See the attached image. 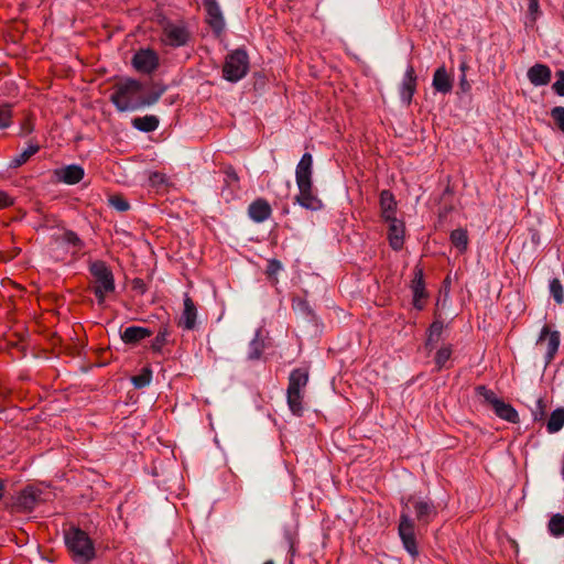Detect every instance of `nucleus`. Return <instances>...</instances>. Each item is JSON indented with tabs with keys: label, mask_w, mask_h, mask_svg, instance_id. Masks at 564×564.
<instances>
[{
	"label": "nucleus",
	"mask_w": 564,
	"mask_h": 564,
	"mask_svg": "<svg viewBox=\"0 0 564 564\" xmlns=\"http://www.w3.org/2000/svg\"><path fill=\"white\" fill-rule=\"evenodd\" d=\"M189 31L183 21H166L162 28L161 41L163 44L180 47L187 43Z\"/></svg>",
	"instance_id": "8"
},
{
	"label": "nucleus",
	"mask_w": 564,
	"mask_h": 564,
	"mask_svg": "<svg viewBox=\"0 0 564 564\" xmlns=\"http://www.w3.org/2000/svg\"><path fill=\"white\" fill-rule=\"evenodd\" d=\"M386 221L389 224L388 238L390 246L394 250H400L404 242V224L397 218Z\"/></svg>",
	"instance_id": "15"
},
{
	"label": "nucleus",
	"mask_w": 564,
	"mask_h": 564,
	"mask_svg": "<svg viewBox=\"0 0 564 564\" xmlns=\"http://www.w3.org/2000/svg\"><path fill=\"white\" fill-rule=\"evenodd\" d=\"M381 214L384 220L395 218L397 203L391 192L382 191L380 194Z\"/></svg>",
	"instance_id": "21"
},
{
	"label": "nucleus",
	"mask_w": 564,
	"mask_h": 564,
	"mask_svg": "<svg viewBox=\"0 0 564 564\" xmlns=\"http://www.w3.org/2000/svg\"><path fill=\"white\" fill-rule=\"evenodd\" d=\"M529 82L534 86H545L552 77L551 68L545 64H534L527 73Z\"/></svg>",
	"instance_id": "14"
},
{
	"label": "nucleus",
	"mask_w": 564,
	"mask_h": 564,
	"mask_svg": "<svg viewBox=\"0 0 564 564\" xmlns=\"http://www.w3.org/2000/svg\"><path fill=\"white\" fill-rule=\"evenodd\" d=\"M65 543L77 564H88L96 556V550L88 534L78 529L70 528L65 532Z\"/></svg>",
	"instance_id": "4"
},
{
	"label": "nucleus",
	"mask_w": 564,
	"mask_h": 564,
	"mask_svg": "<svg viewBox=\"0 0 564 564\" xmlns=\"http://www.w3.org/2000/svg\"><path fill=\"white\" fill-rule=\"evenodd\" d=\"M207 11V22L210 28L219 34L225 28V20L216 0H203Z\"/></svg>",
	"instance_id": "12"
},
{
	"label": "nucleus",
	"mask_w": 564,
	"mask_h": 564,
	"mask_svg": "<svg viewBox=\"0 0 564 564\" xmlns=\"http://www.w3.org/2000/svg\"><path fill=\"white\" fill-rule=\"evenodd\" d=\"M553 91L561 97H564V70L556 72V80L552 85Z\"/></svg>",
	"instance_id": "40"
},
{
	"label": "nucleus",
	"mask_w": 564,
	"mask_h": 564,
	"mask_svg": "<svg viewBox=\"0 0 564 564\" xmlns=\"http://www.w3.org/2000/svg\"><path fill=\"white\" fill-rule=\"evenodd\" d=\"M560 346V333L551 332L547 326L541 329L536 347L545 351V360L549 364L555 356Z\"/></svg>",
	"instance_id": "9"
},
{
	"label": "nucleus",
	"mask_w": 564,
	"mask_h": 564,
	"mask_svg": "<svg viewBox=\"0 0 564 564\" xmlns=\"http://www.w3.org/2000/svg\"><path fill=\"white\" fill-rule=\"evenodd\" d=\"M460 69H462V72H465V69H466V64H462V65H460Z\"/></svg>",
	"instance_id": "49"
},
{
	"label": "nucleus",
	"mask_w": 564,
	"mask_h": 564,
	"mask_svg": "<svg viewBox=\"0 0 564 564\" xmlns=\"http://www.w3.org/2000/svg\"><path fill=\"white\" fill-rule=\"evenodd\" d=\"M152 181L153 182H162L163 181V176L159 173H154L153 176H152Z\"/></svg>",
	"instance_id": "46"
},
{
	"label": "nucleus",
	"mask_w": 564,
	"mask_h": 564,
	"mask_svg": "<svg viewBox=\"0 0 564 564\" xmlns=\"http://www.w3.org/2000/svg\"><path fill=\"white\" fill-rule=\"evenodd\" d=\"M260 330L256 333V337L251 340L249 347V359H258L261 356L263 344L259 339Z\"/></svg>",
	"instance_id": "38"
},
{
	"label": "nucleus",
	"mask_w": 564,
	"mask_h": 564,
	"mask_svg": "<svg viewBox=\"0 0 564 564\" xmlns=\"http://www.w3.org/2000/svg\"><path fill=\"white\" fill-rule=\"evenodd\" d=\"M132 65L138 72L150 74L159 66V56L154 51L143 48L134 54Z\"/></svg>",
	"instance_id": "10"
},
{
	"label": "nucleus",
	"mask_w": 564,
	"mask_h": 564,
	"mask_svg": "<svg viewBox=\"0 0 564 564\" xmlns=\"http://www.w3.org/2000/svg\"><path fill=\"white\" fill-rule=\"evenodd\" d=\"M412 290H413V304L417 310H422L423 304L422 300L425 297V290H424V283H423V275L422 271L419 270L415 273V276L412 282Z\"/></svg>",
	"instance_id": "23"
},
{
	"label": "nucleus",
	"mask_w": 564,
	"mask_h": 564,
	"mask_svg": "<svg viewBox=\"0 0 564 564\" xmlns=\"http://www.w3.org/2000/svg\"><path fill=\"white\" fill-rule=\"evenodd\" d=\"M312 174L313 158L310 153H304L295 170V180L299 188V194L296 195L295 200L303 208L319 210L323 207V203L314 192Z\"/></svg>",
	"instance_id": "2"
},
{
	"label": "nucleus",
	"mask_w": 564,
	"mask_h": 564,
	"mask_svg": "<svg viewBox=\"0 0 564 564\" xmlns=\"http://www.w3.org/2000/svg\"><path fill=\"white\" fill-rule=\"evenodd\" d=\"M111 101L119 111H133L149 104L142 97V85L135 79L119 83L111 95Z\"/></svg>",
	"instance_id": "3"
},
{
	"label": "nucleus",
	"mask_w": 564,
	"mask_h": 564,
	"mask_svg": "<svg viewBox=\"0 0 564 564\" xmlns=\"http://www.w3.org/2000/svg\"><path fill=\"white\" fill-rule=\"evenodd\" d=\"M152 380V371L149 368H143L138 376L132 378L135 388H144L150 384Z\"/></svg>",
	"instance_id": "36"
},
{
	"label": "nucleus",
	"mask_w": 564,
	"mask_h": 564,
	"mask_svg": "<svg viewBox=\"0 0 564 564\" xmlns=\"http://www.w3.org/2000/svg\"><path fill=\"white\" fill-rule=\"evenodd\" d=\"M39 150L37 145H29L25 150H23L20 154L12 158L10 162V167H19L24 164L32 155H34Z\"/></svg>",
	"instance_id": "31"
},
{
	"label": "nucleus",
	"mask_w": 564,
	"mask_h": 564,
	"mask_svg": "<svg viewBox=\"0 0 564 564\" xmlns=\"http://www.w3.org/2000/svg\"><path fill=\"white\" fill-rule=\"evenodd\" d=\"M132 124L140 131L152 132L159 127V119L152 115L137 117L132 120Z\"/></svg>",
	"instance_id": "24"
},
{
	"label": "nucleus",
	"mask_w": 564,
	"mask_h": 564,
	"mask_svg": "<svg viewBox=\"0 0 564 564\" xmlns=\"http://www.w3.org/2000/svg\"><path fill=\"white\" fill-rule=\"evenodd\" d=\"M528 15H527V26H534L536 20L539 19L541 11L540 4L538 0H528Z\"/></svg>",
	"instance_id": "32"
},
{
	"label": "nucleus",
	"mask_w": 564,
	"mask_h": 564,
	"mask_svg": "<svg viewBox=\"0 0 564 564\" xmlns=\"http://www.w3.org/2000/svg\"><path fill=\"white\" fill-rule=\"evenodd\" d=\"M10 124V115L8 110L0 111V129H4Z\"/></svg>",
	"instance_id": "43"
},
{
	"label": "nucleus",
	"mask_w": 564,
	"mask_h": 564,
	"mask_svg": "<svg viewBox=\"0 0 564 564\" xmlns=\"http://www.w3.org/2000/svg\"><path fill=\"white\" fill-rule=\"evenodd\" d=\"M90 273L94 276V292L101 305L106 296L115 291V279L110 269L102 261H96L90 264Z\"/></svg>",
	"instance_id": "5"
},
{
	"label": "nucleus",
	"mask_w": 564,
	"mask_h": 564,
	"mask_svg": "<svg viewBox=\"0 0 564 564\" xmlns=\"http://www.w3.org/2000/svg\"><path fill=\"white\" fill-rule=\"evenodd\" d=\"M476 392L477 395L484 402L491 405V408H494L500 401V399L496 395V393L492 390H489L484 386L477 387Z\"/></svg>",
	"instance_id": "33"
},
{
	"label": "nucleus",
	"mask_w": 564,
	"mask_h": 564,
	"mask_svg": "<svg viewBox=\"0 0 564 564\" xmlns=\"http://www.w3.org/2000/svg\"><path fill=\"white\" fill-rule=\"evenodd\" d=\"M492 409L496 415L502 420L512 423L517 422L518 420V413L513 409V406L509 403L503 402L502 400H500Z\"/></svg>",
	"instance_id": "25"
},
{
	"label": "nucleus",
	"mask_w": 564,
	"mask_h": 564,
	"mask_svg": "<svg viewBox=\"0 0 564 564\" xmlns=\"http://www.w3.org/2000/svg\"><path fill=\"white\" fill-rule=\"evenodd\" d=\"M460 86H462V88H463L464 90L469 89V85H468V83H467V80H466V76H465V75H463V76H462V78H460Z\"/></svg>",
	"instance_id": "45"
},
{
	"label": "nucleus",
	"mask_w": 564,
	"mask_h": 564,
	"mask_svg": "<svg viewBox=\"0 0 564 564\" xmlns=\"http://www.w3.org/2000/svg\"><path fill=\"white\" fill-rule=\"evenodd\" d=\"M249 68L248 55L242 50H236L229 54L224 64V78L236 83L243 78Z\"/></svg>",
	"instance_id": "6"
},
{
	"label": "nucleus",
	"mask_w": 564,
	"mask_h": 564,
	"mask_svg": "<svg viewBox=\"0 0 564 564\" xmlns=\"http://www.w3.org/2000/svg\"><path fill=\"white\" fill-rule=\"evenodd\" d=\"M549 289L554 301L557 304H562L564 302V291L561 281L558 279L551 280Z\"/></svg>",
	"instance_id": "35"
},
{
	"label": "nucleus",
	"mask_w": 564,
	"mask_h": 564,
	"mask_svg": "<svg viewBox=\"0 0 564 564\" xmlns=\"http://www.w3.org/2000/svg\"><path fill=\"white\" fill-rule=\"evenodd\" d=\"M452 347L449 345L442 346L435 355V365L437 369L445 367L446 362L451 359Z\"/></svg>",
	"instance_id": "34"
},
{
	"label": "nucleus",
	"mask_w": 564,
	"mask_h": 564,
	"mask_svg": "<svg viewBox=\"0 0 564 564\" xmlns=\"http://www.w3.org/2000/svg\"><path fill=\"white\" fill-rule=\"evenodd\" d=\"M303 393L302 392H292L288 391V404L291 410V412L294 415H302L303 413Z\"/></svg>",
	"instance_id": "30"
},
{
	"label": "nucleus",
	"mask_w": 564,
	"mask_h": 564,
	"mask_svg": "<svg viewBox=\"0 0 564 564\" xmlns=\"http://www.w3.org/2000/svg\"><path fill=\"white\" fill-rule=\"evenodd\" d=\"M42 491L36 487L25 488L18 497L17 505L23 510L31 511L42 501Z\"/></svg>",
	"instance_id": "16"
},
{
	"label": "nucleus",
	"mask_w": 564,
	"mask_h": 564,
	"mask_svg": "<svg viewBox=\"0 0 564 564\" xmlns=\"http://www.w3.org/2000/svg\"><path fill=\"white\" fill-rule=\"evenodd\" d=\"M412 511L415 512L417 521L423 524H427L436 516V509L432 502L421 498L410 497L406 500H403V508L399 523V535L406 552L412 556H416L419 554V550L415 538V524L411 518Z\"/></svg>",
	"instance_id": "1"
},
{
	"label": "nucleus",
	"mask_w": 564,
	"mask_h": 564,
	"mask_svg": "<svg viewBox=\"0 0 564 564\" xmlns=\"http://www.w3.org/2000/svg\"><path fill=\"white\" fill-rule=\"evenodd\" d=\"M197 311L194 302L188 295L184 297V310L178 321V325L184 329H193L196 325Z\"/></svg>",
	"instance_id": "17"
},
{
	"label": "nucleus",
	"mask_w": 564,
	"mask_h": 564,
	"mask_svg": "<svg viewBox=\"0 0 564 564\" xmlns=\"http://www.w3.org/2000/svg\"><path fill=\"white\" fill-rule=\"evenodd\" d=\"M52 246L54 251L74 257L83 249V241L74 231L59 228L52 234Z\"/></svg>",
	"instance_id": "7"
},
{
	"label": "nucleus",
	"mask_w": 564,
	"mask_h": 564,
	"mask_svg": "<svg viewBox=\"0 0 564 564\" xmlns=\"http://www.w3.org/2000/svg\"><path fill=\"white\" fill-rule=\"evenodd\" d=\"M538 406H539V409L541 410V413H540V414L542 415V413H543V409H542V400H538Z\"/></svg>",
	"instance_id": "48"
},
{
	"label": "nucleus",
	"mask_w": 564,
	"mask_h": 564,
	"mask_svg": "<svg viewBox=\"0 0 564 564\" xmlns=\"http://www.w3.org/2000/svg\"><path fill=\"white\" fill-rule=\"evenodd\" d=\"M169 336H170L169 328L166 326L161 327L152 343V349L155 351H160L163 348V346L166 344Z\"/></svg>",
	"instance_id": "37"
},
{
	"label": "nucleus",
	"mask_w": 564,
	"mask_h": 564,
	"mask_svg": "<svg viewBox=\"0 0 564 564\" xmlns=\"http://www.w3.org/2000/svg\"><path fill=\"white\" fill-rule=\"evenodd\" d=\"M84 174V169L78 164L66 165L54 171L57 181L69 185L79 183Z\"/></svg>",
	"instance_id": "11"
},
{
	"label": "nucleus",
	"mask_w": 564,
	"mask_h": 564,
	"mask_svg": "<svg viewBox=\"0 0 564 564\" xmlns=\"http://www.w3.org/2000/svg\"><path fill=\"white\" fill-rule=\"evenodd\" d=\"M416 89V76L413 66L409 65L400 87L401 100L409 105Z\"/></svg>",
	"instance_id": "13"
},
{
	"label": "nucleus",
	"mask_w": 564,
	"mask_h": 564,
	"mask_svg": "<svg viewBox=\"0 0 564 564\" xmlns=\"http://www.w3.org/2000/svg\"><path fill=\"white\" fill-rule=\"evenodd\" d=\"M547 530L554 538L564 536V514H553L547 523Z\"/></svg>",
	"instance_id": "29"
},
{
	"label": "nucleus",
	"mask_w": 564,
	"mask_h": 564,
	"mask_svg": "<svg viewBox=\"0 0 564 564\" xmlns=\"http://www.w3.org/2000/svg\"><path fill=\"white\" fill-rule=\"evenodd\" d=\"M264 564H274L272 561H267Z\"/></svg>",
	"instance_id": "50"
},
{
	"label": "nucleus",
	"mask_w": 564,
	"mask_h": 564,
	"mask_svg": "<svg viewBox=\"0 0 564 564\" xmlns=\"http://www.w3.org/2000/svg\"><path fill=\"white\" fill-rule=\"evenodd\" d=\"M12 204L11 198L8 196L7 193L0 191V208H4Z\"/></svg>",
	"instance_id": "44"
},
{
	"label": "nucleus",
	"mask_w": 564,
	"mask_h": 564,
	"mask_svg": "<svg viewBox=\"0 0 564 564\" xmlns=\"http://www.w3.org/2000/svg\"><path fill=\"white\" fill-rule=\"evenodd\" d=\"M308 382V372L305 369H294L289 378L288 391L302 392Z\"/></svg>",
	"instance_id": "18"
},
{
	"label": "nucleus",
	"mask_w": 564,
	"mask_h": 564,
	"mask_svg": "<svg viewBox=\"0 0 564 564\" xmlns=\"http://www.w3.org/2000/svg\"><path fill=\"white\" fill-rule=\"evenodd\" d=\"M550 115L558 130H561L564 133V107L556 106L552 108Z\"/></svg>",
	"instance_id": "39"
},
{
	"label": "nucleus",
	"mask_w": 564,
	"mask_h": 564,
	"mask_svg": "<svg viewBox=\"0 0 564 564\" xmlns=\"http://www.w3.org/2000/svg\"><path fill=\"white\" fill-rule=\"evenodd\" d=\"M444 330V324L441 321H435L429 328L427 338L425 346L427 348H433L434 345L441 339Z\"/></svg>",
	"instance_id": "27"
},
{
	"label": "nucleus",
	"mask_w": 564,
	"mask_h": 564,
	"mask_svg": "<svg viewBox=\"0 0 564 564\" xmlns=\"http://www.w3.org/2000/svg\"><path fill=\"white\" fill-rule=\"evenodd\" d=\"M564 426V408H558L551 413L546 429L549 433H556Z\"/></svg>",
	"instance_id": "28"
},
{
	"label": "nucleus",
	"mask_w": 564,
	"mask_h": 564,
	"mask_svg": "<svg viewBox=\"0 0 564 564\" xmlns=\"http://www.w3.org/2000/svg\"><path fill=\"white\" fill-rule=\"evenodd\" d=\"M451 242L460 252H465L468 247V234L465 229L458 228L452 231Z\"/></svg>",
	"instance_id": "26"
},
{
	"label": "nucleus",
	"mask_w": 564,
	"mask_h": 564,
	"mask_svg": "<svg viewBox=\"0 0 564 564\" xmlns=\"http://www.w3.org/2000/svg\"><path fill=\"white\" fill-rule=\"evenodd\" d=\"M110 204L119 212H126L129 208V204L120 196H113L110 198Z\"/></svg>",
	"instance_id": "41"
},
{
	"label": "nucleus",
	"mask_w": 564,
	"mask_h": 564,
	"mask_svg": "<svg viewBox=\"0 0 564 564\" xmlns=\"http://www.w3.org/2000/svg\"><path fill=\"white\" fill-rule=\"evenodd\" d=\"M3 489H4V486H3L2 481H0V499L3 496Z\"/></svg>",
	"instance_id": "47"
},
{
	"label": "nucleus",
	"mask_w": 564,
	"mask_h": 564,
	"mask_svg": "<svg viewBox=\"0 0 564 564\" xmlns=\"http://www.w3.org/2000/svg\"><path fill=\"white\" fill-rule=\"evenodd\" d=\"M151 335L152 332L147 327L129 326L121 334V339L126 344H137Z\"/></svg>",
	"instance_id": "20"
},
{
	"label": "nucleus",
	"mask_w": 564,
	"mask_h": 564,
	"mask_svg": "<svg viewBox=\"0 0 564 564\" xmlns=\"http://www.w3.org/2000/svg\"><path fill=\"white\" fill-rule=\"evenodd\" d=\"M248 213L252 220L262 223L270 217L271 207L265 200L258 199L249 206Z\"/></svg>",
	"instance_id": "19"
},
{
	"label": "nucleus",
	"mask_w": 564,
	"mask_h": 564,
	"mask_svg": "<svg viewBox=\"0 0 564 564\" xmlns=\"http://www.w3.org/2000/svg\"><path fill=\"white\" fill-rule=\"evenodd\" d=\"M433 87L435 90L443 94H447L452 90V79L444 67H440L435 70Z\"/></svg>",
	"instance_id": "22"
},
{
	"label": "nucleus",
	"mask_w": 564,
	"mask_h": 564,
	"mask_svg": "<svg viewBox=\"0 0 564 564\" xmlns=\"http://www.w3.org/2000/svg\"><path fill=\"white\" fill-rule=\"evenodd\" d=\"M282 270V264L278 260H270L267 267V273L270 278L275 276Z\"/></svg>",
	"instance_id": "42"
}]
</instances>
